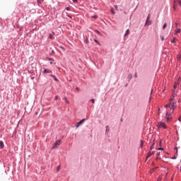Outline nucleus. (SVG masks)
I'll return each mask as SVG.
<instances>
[{
	"label": "nucleus",
	"mask_w": 181,
	"mask_h": 181,
	"mask_svg": "<svg viewBox=\"0 0 181 181\" xmlns=\"http://www.w3.org/2000/svg\"><path fill=\"white\" fill-rule=\"evenodd\" d=\"M60 144H62V140L56 141L54 146H52V149H56L57 146H60Z\"/></svg>",
	"instance_id": "nucleus-1"
},
{
	"label": "nucleus",
	"mask_w": 181,
	"mask_h": 181,
	"mask_svg": "<svg viewBox=\"0 0 181 181\" xmlns=\"http://www.w3.org/2000/svg\"><path fill=\"white\" fill-rule=\"evenodd\" d=\"M158 128H163L164 129H166L168 127L166 126L165 122H160V124H158Z\"/></svg>",
	"instance_id": "nucleus-2"
},
{
	"label": "nucleus",
	"mask_w": 181,
	"mask_h": 181,
	"mask_svg": "<svg viewBox=\"0 0 181 181\" xmlns=\"http://www.w3.org/2000/svg\"><path fill=\"white\" fill-rule=\"evenodd\" d=\"M86 120V118L82 119L81 120H80L76 124V128H78L80 127V125H81L83 124V122H84V121Z\"/></svg>",
	"instance_id": "nucleus-3"
},
{
	"label": "nucleus",
	"mask_w": 181,
	"mask_h": 181,
	"mask_svg": "<svg viewBox=\"0 0 181 181\" xmlns=\"http://www.w3.org/2000/svg\"><path fill=\"white\" fill-rule=\"evenodd\" d=\"M43 73H44V74H52L53 73V71H49L46 68H44Z\"/></svg>",
	"instance_id": "nucleus-4"
},
{
	"label": "nucleus",
	"mask_w": 181,
	"mask_h": 181,
	"mask_svg": "<svg viewBox=\"0 0 181 181\" xmlns=\"http://www.w3.org/2000/svg\"><path fill=\"white\" fill-rule=\"evenodd\" d=\"M165 118L168 122L170 121L172 119V117H169V112H165Z\"/></svg>",
	"instance_id": "nucleus-5"
},
{
	"label": "nucleus",
	"mask_w": 181,
	"mask_h": 181,
	"mask_svg": "<svg viewBox=\"0 0 181 181\" xmlns=\"http://www.w3.org/2000/svg\"><path fill=\"white\" fill-rule=\"evenodd\" d=\"M56 33L54 32H52V33L49 34V39H53V36H54Z\"/></svg>",
	"instance_id": "nucleus-6"
},
{
	"label": "nucleus",
	"mask_w": 181,
	"mask_h": 181,
	"mask_svg": "<svg viewBox=\"0 0 181 181\" xmlns=\"http://www.w3.org/2000/svg\"><path fill=\"white\" fill-rule=\"evenodd\" d=\"M5 148V145L4 144V141H0V148L4 149Z\"/></svg>",
	"instance_id": "nucleus-7"
},
{
	"label": "nucleus",
	"mask_w": 181,
	"mask_h": 181,
	"mask_svg": "<svg viewBox=\"0 0 181 181\" xmlns=\"http://www.w3.org/2000/svg\"><path fill=\"white\" fill-rule=\"evenodd\" d=\"M49 76H50V77H52V78H54V81H59V79H57L56 76H54L53 74H50Z\"/></svg>",
	"instance_id": "nucleus-8"
},
{
	"label": "nucleus",
	"mask_w": 181,
	"mask_h": 181,
	"mask_svg": "<svg viewBox=\"0 0 181 181\" xmlns=\"http://www.w3.org/2000/svg\"><path fill=\"white\" fill-rule=\"evenodd\" d=\"M152 93H153V89L151 90V93H150L148 103H151V100H152Z\"/></svg>",
	"instance_id": "nucleus-9"
},
{
	"label": "nucleus",
	"mask_w": 181,
	"mask_h": 181,
	"mask_svg": "<svg viewBox=\"0 0 181 181\" xmlns=\"http://www.w3.org/2000/svg\"><path fill=\"white\" fill-rule=\"evenodd\" d=\"M152 155H153V152L149 151V152L148 153V156H147L146 159H148V158H151V157L152 156Z\"/></svg>",
	"instance_id": "nucleus-10"
},
{
	"label": "nucleus",
	"mask_w": 181,
	"mask_h": 181,
	"mask_svg": "<svg viewBox=\"0 0 181 181\" xmlns=\"http://www.w3.org/2000/svg\"><path fill=\"white\" fill-rule=\"evenodd\" d=\"M127 79L129 82L131 81V80L132 79V74H129L127 76Z\"/></svg>",
	"instance_id": "nucleus-11"
},
{
	"label": "nucleus",
	"mask_w": 181,
	"mask_h": 181,
	"mask_svg": "<svg viewBox=\"0 0 181 181\" xmlns=\"http://www.w3.org/2000/svg\"><path fill=\"white\" fill-rule=\"evenodd\" d=\"M175 108H176V105H175V103H173V105L171 106V110H175ZM172 112H173V111H172Z\"/></svg>",
	"instance_id": "nucleus-12"
},
{
	"label": "nucleus",
	"mask_w": 181,
	"mask_h": 181,
	"mask_svg": "<svg viewBox=\"0 0 181 181\" xmlns=\"http://www.w3.org/2000/svg\"><path fill=\"white\" fill-rule=\"evenodd\" d=\"M170 105H172V103H169L167 105H165V108H169V107H170Z\"/></svg>",
	"instance_id": "nucleus-13"
},
{
	"label": "nucleus",
	"mask_w": 181,
	"mask_h": 181,
	"mask_svg": "<svg viewBox=\"0 0 181 181\" xmlns=\"http://www.w3.org/2000/svg\"><path fill=\"white\" fill-rule=\"evenodd\" d=\"M149 18H151V14L148 15L145 25H146L148 23V21H149Z\"/></svg>",
	"instance_id": "nucleus-14"
},
{
	"label": "nucleus",
	"mask_w": 181,
	"mask_h": 181,
	"mask_svg": "<svg viewBox=\"0 0 181 181\" xmlns=\"http://www.w3.org/2000/svg\"><path fill=\"white\" fill-rule=\"evenodd\" d=\"M84 43H86V45H88V37H86V39L84 40Z\"/></svg>",
	"instance_id": "nucleus-15"
},
{
	"label": "nucleus",
	"mask_w": 181,
	"mask_h": 181,
	"mask_svg": "<svg viewBox=\"0 0 181 181\" xmlns=\"http://www.w3.org/2000/svg\"><path fill=\"white\" fill-rule=\"evenodd\" d=\"M30 12H32V13H36V9L32 8L30 10Z\"/></svg>",
	"instance_id": "nucleus-16"
},
{
	"label": "nucleus",
	"mask_w": 181,
	"mask_h": 181,
	"mask_svg": "<svg viewBox=\"0 0 181 181\" xmlns=\"http://www.w3.org/2000/svg\"><path fill=\"white\" fill-rule=\"evenodd\" d=\"M166 26H168V23H164L163 25V29L165 30L166 29Z\"/></svg>",
	"instance_id": "nucleus-17"
},
{
	"label": "nucleus",
	"mask_w": 181,
	"mask_h": 181,
	"mask_svg": "<svg viewBox=\"0 0 181 181\" xmlns=\"http://www.w3.org/2000/svg\"><path fill=\"white\" fill-rule=\"evenodd\" d=\"M128 33H129V29H127L124 35V36H127V35H128Z\"/></svg>",
	"instance_id": "nucleus-18"
},
{
	"label": "nucleus",
	"mask_w": 181,
	"mask_h": 181,
	"mask_svg": "<svg viewBox=\"0 0 181 181\" xmlns=\"http://www.w3.org/2000/svg\"><path fill=\"white\" fill-rule=\"evenodd\" d=\"M44 1L45 0H37V2L38 4V5H39L40 4H42Z\"/></svg>",
	"instance_id": "nucleus-19"
},
{
	"label": "nucleus",
	"mask_w": 181,
	"mask_h": 181,
	"mask_svg": "<svg viewBox=\"0 0 181 181\" xmlns=\"http://www.w3.org/2000/svg\"><path fill=\"white\" fill-rule=\"evenodd\" d=\"M144 146V141L141 140L140 141V147L142 148Z\"/></svg>",
	"instance_id": "nucleus-20"
},
{
	"label": "nucleus",
	"mask_w": 181,
	"mask_h": 181,
	"mask_svg": "<svg viewBox=\"0 0 181 181\" xmlns=\"http://www.w3.org/2000/svg\"><path fill=\"white\" fill-rule=\"evenodd\" d=\"M177 33H180V30L179 28L175 30V35H177Z\"/></svg>",
	"instance_id": "nucleus-21"
},
{
	"label": "nucleus",
	"mask_w": 181,
	"mask_h": 181,
	"mask_svg": "<svg viewBox=\"0 0 181 181\" xmlns=\"http://www.w3.org/2000/svg\"><path fill=\"white\" fill-rule=\"evenodd\" d=\"M29 5H30V6H31V7L35 6V4H34L33 2L28 4V6H29Z\"/></svg>",
	"instance_id": "nucleus-22"
},
{
	"label": "nucleus",
	"mask_w": 181,
	"mask_h": 181,
	"mask_svg": "<svg viewBox=\"0 0 181 181\" xmlns=\"http://www.w3.org/2000/svg\"><path fill=\"white\" fill-rule=\"evenodd\" d=\"M177 58L178 60H181V54H179L177 56Z\"/></svg>",
	"instance_id": "nucleus-23"
},
{
	"label": "nucleus",
	"mask_w": 181,
	"mask_h": 181,
	"mask_svg": "<svg viewBox=\"0 0 181 181\" xmlns=\"http://www.w3.org/2000/svg\"><path fill=\"white\" fill-rule=\"evenodd\" d=\"M105 128H106L105 133L107 134V132H110V129H108V126H106Z\"/></svg>",
	"instance_id": "nucleus-24"
},
{
	"label": "nucleus",
	"mask_w": 181,
	"mask_h": 181,
	"mask_svg": "<svg viewBox=\"0 0 181 181\" xmlns=\"http://www.w3.org/2000/svg\"><path fill=\"white\" fill-rule=\"evenodd\" d=\"M176 42V37H174L173 40H171V43H175Z\"/></svg>",
	"instance_id": "nucleus-25"
},
{
	"label": "nucleus",
	"mask_w": 181,
	"mask_h": 181,
	"mask_svg": "<svg viewBox=\"0 0 181 181\" xmlns=\"http://www.w3.org/2000/svg\"><path fill=\"white\" fill-rule=\"evenodd\" d=\"M64 100L66 103V104H69V100H67V98H64Z\"/></svg>",
	"instance_id": "nucleus-26"
},
{
	"label": "nucleus",
	"mask_w": 181,
	"mask_h": 181,
	"mask_svg": "<svg viewBox=\"0 0 181 181\" xmlns=\"http://www.w3.org/2000/svg\"><path fill=\"white\" fill-rule=\"evenodd\" d=\"M90 103H92L93 104H94L95 103V100L94 99H90Z\"/></svg>",
	"instance_id": "nucleus-27"
},
{
	"label": "nucleus",
	"mask_w": 181,
	"mask_h": 181,
	"mask_svg": "<svg viewBox=\"0 0 181 181\" xmlns=\"http://www.w3.org/2000/svg\"><path fill=\"white\" fill-rule=\"evenodd\" d=\"M160 37L162 42H163V40H165V38L163 37V35H160Z\"/></svg>",
	"instance_id": "nucleus-28"
},
{
	"label": "nucleus",
	"mask_w": 181,
	"mask_h": 181,
	"mask_svg": "<svg viewBox=\"0 0 181 181\" xmlns=\"http://www.w3.org/2000/svg\"><path fill=\"white\" fill-rule=\"evenodd\" d=\"M94 42L97 43V45H100V42L97 40V39H94Z\"/></svg>",
	"instance_id": "nucleus-29"
},
{
	"label": "nucleus",
	"mask_w": 181,
	"mask_h": 181,
	"mask_svg": "<svg viewBox=\"0 0 181 181\" xmlns=\"http://www.w3.org/2000/svg\"><path fill=\"white\" fill-rule=\"evenodd\" d=\"M57 172H59V171L60 170V165H58V166L57 167Z\"/></svg>",
	"instance_id": "nucleus-30"
},
{
	"label": "nucleus",
	"mask_w": 181,
	"mask_h": 181,
	"mask_svg": "<svg viewBox=\"0 0 181 181\" xmlns=\"http://www.w3.org/2000/svg\"><path fill=\"white\" fill-rule=\"evenodd\" d=\"M153 145H155V143H153V145L150 147V151H152V149L153 148Z\"/></svg>",
	"instance_id": "nucleus-31"
},
{
	"label": "nucleus",
	"mask_w": 181,
	"mask_h": 181,
	"mask_svg": "<svg viewBox=\"0 0 181 181\" xmlns=\"http://www.w3.org/2000/svg\"><path fill=\"white\" fill-rule=\"evenodd\" d=\"M177 156H174L173 158H172V159H173V160H175V159H177Z\"/></svg>",
	"instance_id": "nucleus-32"
},
{
	"label": "nucleus",
	"mask_w": 181,
	"mask_h": 181,
	"mask_svg": "<svg viewBox=\"0 0 181 181\" xmlns=\"http://www.w3.org/2000/svg\"><path fill=\"white\" fill-rule=\"evenodd\" d=\"M95 33H98V35H100L101 33L98 31V30H95Z\"/></svg>",
	"instance_id": "nucleus-33"
},
{
	"label": "nucleus",
	"mask_w": 181,
	"mask_h": 181,
	"mask_svg": "<svg viewBox=\"0 0 181 181\" xmlns=\"http://www.w3.org/2000/svg\"><path fill=\"white\" fill-rule=\"evenodd\" d=\"M58 99H59V96L56 95V96L54 97V100L57 101V100H58Z\"/></svg>",
	"instance_id": "nucleus-34"
},
{
	"label": "nucleus",
	"mask_w": 181,
	"mask_h": 181,
	"mask_svg": "<svg viewBox=\"0 0 181 181\" xmlns=\"http://www.w3.org/2000/svg\"><path fill=\"white\" fill-rule=\"evenodd\" d=\"M47 60H49V62H52L53 60L52 58L47 57Z\"/></svg>",
	"instance_id": "nucleus-35"
},
{
	"label": "nucleus",
	"mask_w": 181,
	"mask_h": 181,
	"mask_svg": "<svg viewBox=\"0 0 181 181\" xmlns=\"http://www.w3.org/2000/svg\"><path fill=\"white\" fill-rule=\"evenodd\" d=\"M171 101H173L175 100V95H173L172 98H170Z\"/></svg>",
	"instance_id": "nucleus-36"
},
{
	"label": "nucleus",
	"mask_w": 181,
	"mask_h": 181,
	"mask_svg": "<svg viewBox=\"0 0 181 181\" xmlns=\"http://www.w3.org/2000/svg\"><path fill=\"white\" fill-rule=\"evenodd\" d=\"M72 2H74V4H77L78 1L77 0H72Z\"/></svg>",
	"instance_id": "nucleus-37"
},
{
	"label": "nucleus",
	"mask_w": 181,
	"mask_h": 181,
	"mask_svg": "<svg viewBox=\"0 0 181 181\" xmlns=\"http://www.w3.org/2000/svg\"><path fill=\"white\" fill-rule=\"evenodd\" d=\"M175 150L176 151V155H177V147H175Z\"/></svg>",
	"instance_id": "nucleus-38"
},
{
	"label": "nucleus",
	"mask_w": 181,
	"mask_h": 181,
	"mask_svg": "<svg viewBox=\"0 0 181 181\" xmlns=\"http://www.w3.org/2000/svg\"><path fill=\"white\" fill-rule=\"evenodd\" d=\"M158 151H163V148H158Z\"/></svg>",
	"instance_id": "nucleus-39"
},
{
	"label": "nucleus",
	"mask_w": 181,
	"mask_h": 181,
	"mask_svg": "<svg viewBox=\"0 0 181 181\" xmlns=\"http://www.w3.org/2000/svg\"><path fill=\"white\" fill-rule=\"evenodd\" d=\"M66 11H70V7H66Z\"/></svg>",
	"instance_id": "nucleus-40"
},
{
	"label": "nucleus",
	"mask_w": 181,
	"mask_h": 181,
	"mask_svg": "<svg viewBox=\"0 0 181 181\" xmlns=\"http://www.w3.org/2000/svg\"><path fill=\"white\" fill-rule=\"evenodd\" d=\"M134 77H135L136 78L138 77V75H137V74H136V73H135V74H134Z\"/></svg>",
	"instance_id": "nucleus-41"
},
{
	"label": "nucleus",
	"mask_w": 181,
	"mask_h": 181,
	"mask_svg": "<svg viewBox=\"0 0 181 181\" xmlns=\"http://www.w3.org/2000/svg\"><path fill=\"white\" fill-rule=\"evenodd\" d=\"M93 18H95V19H97V18H98V16H93Z\"/></svg>",
	"instance_id": "nucleus-42"
},
{
	"label": "nucleus",
	"mask_w": 181,
	"mask_h": 181,
	"mask_svg": "<svg viewBox=\"0 0 181 181\" xmlns=\"http://www.w3.org/2000/svg\"><path fill=\"white\" fill-rule=\"evenodd\" d=\"M68 18H70V19H73V17H71V16H68Z\"/></svg>",
	"instance_id": "nucleus-43"
},
{
	"label": "nucleus",
	"mask_w": 181,
	"mask_h": 181,
	"mask_svg": "<svg viewBox=\"0 0 181 181\" xmlns=\"http://www.w3.org/2000/svg\"><path fill=\"white\" fill-rule=\"evenodd\" d=\"M122 121H124V119L122 118L120 119V122H122Z\"/></svg>",
	"instance_id": "nucleus-44"
},
{
	"label": "nucleus",
	"mask_w": 181,
	"mask_h": 181,
	"mask_svg": "<svg viewBox=\"0 0 181 181\" xmlns=\"http://www.w3.org/2000/svg\"><path fill=\"white\" fill-rule=\"evenodd\" d=\"M176 87H177V85H176V83L174 85V88H176Z\"/></svg>",
	"instance_id": "nucleus-45"
},
{
	"label": "nucleus",
	"mask_w": 181,
	"mask_h": 181,
	"mask_svg": "<svg viewBox=\"0 0 181 181\" xmlns=\"http://www.w3.org/2000/svg\"><path fill=\"white\" fill-rule=\"evenodd\" d=\"M111 12H112V13H113V15H114V13H114V10H112Z\"/></svg>",
	"instance_id": "nucleus-46"
},
{
	"label": "nucleus",
	"mask_w": 181,
	"mask_h": 181,
	"mask_svg": "<svg viewBox=\"0 0 181 181\" xmlns=\"http://www.w3.org/2000/svg\"><path fill=\"white\" fill-rule=\"evenodd\" d=\"M76 90H77V91H78V90H80V88H76Z\"/></svg>",
	"instance_id": "nucleus-47"
},
{
	"label": "nucleus",
	"mask_w": 181,
	"mask_h": 181,
	"mask_svg": "<svg viewBox=\"0 0 181 181\" xmlns=\"http://www.w3.org/2000/svg\"><path fill=\"white\" fill-rule=\"evenodd\" d=\"M175 91H173V95H175Z\"/></svg>",
	"instance_id": "nucleus-48"
},
{
	"label": "nucleus",
	"mask_w": 181,
	"mask_h": 181,
	"mask_svg": "<svg viewBox=\"0 0 181 181\" xmlns=\"http://www.w3.org/2000/svg\"><path fill=\"white\" fill-rule=\"evenodd\" d=\"M162 145V141H160V146Z\"/></svg>",
	"instance_id": "nucleus-49"
},
{
	"label": "nucleus",
	"mask_w": 181,
	"mask_h": 181,
	"mask_svg": "<svg viewBox=\"0 0 181 181\" xmlns=\"http://www.w3.org/2000/svg\"><path fill=\"white\" fill-rule=\"evenodd\" d=\"M157 155H158V156L160 155V153H157Z\"/></svg>",
	"instance_id": "nucleus-50"
},
{
	"label": "nucleus",
	"mask_w": 181,
	"mask_h": 181,
	"mask_svg": "<svg viewBox=\"0 0 181 181\" xmlns=\"http://www.w3.org/2000/svg\"><path fill=\"white\" fill-rule=\"evenodd\" d=\"M49 64H53V62H49Z\"/></svg>",
	"instance_id": "nucleus-51"
},
{
	"label": "nucleus",
	"mask_w": 181,
	"mask_h": 181,
	"mask_svg": "<svg viewBox=\"0 0 181 181\" xmlns=\"http://www.w3.org/2000/svg\"><path fill=\"white\" fill-rule=\"evenodd\" d=\"M127 86H128V84H126V85H125V87H127Z\"/></svg>",
	"instance_id": "nucleus-52"
},
{
	"label": "nucleus",
	"mask_w": 181,
	"mask_h": 181,
	"mask_svg": "<svg viewBox=\"0 0 181 181\" xmlns=\"http://www.w3.org/2000/svg\"><path fill=\"white\" fill-rule=\"evenodd\" d=\"M158 111H160V108H158Z\"/></svg>",
	"instance_id": "nucleus-53"
},
{
	"label": "nucleus",
	"mask_w": 181,
	"mask_h": 181,
	"mask_svg": "<svg viewBox=\"0 0 181 181\" xmlns=\"http://www.w3.org/2000/svg\"><path fill=\"white\" fill-rule=\"evenodd\" d=\"M33 78H34L33 77V78H31V79H32V80H33Z\"/></svg>",
	"instance_id": "nucleus-54"
},
{
	"label": "nucleus",
	"mask_w": 181,
	"mask_h": 181,
	"mask_svg": "<svg viewBox=\"0 0 181 181\" xmlns=\"http://www.w3.org/2000/svg\"><path fill=\"white\" fill-rule=\"evenodd\" d=\"M148 25H151V23H149V24Z\"/></svg>",
	"instance_id": "nucleus-55"
},
{
	"label": "nucleus",
	"mask_w": 181,
	"mask_h": 181,
	"mask_svg": "<svg viewBox=\"0 0 181 181\" xmlns=\"http://www.w3.org/2000/svg\"><path fill=\"white\" fill-rule=\"evenodd\" d=\"M180 170H181V166H180Z\"/></svg>",
	"instance_id": "nucleus-56"
},
{
	"label": "nucleus",
	"mask_w": 181,
	"mask_h": 181,
	"mask_svg": "<svg viewBox=\"0 0 181 181\" xmlns=\"http://www.w3.org/2000/svg\"><path fill=\"white\" fill-rule=\"evenodd\" d=\"M69 81H71V80H69Z\"/></svg>",
	"instance_id": "nucleus-57"
}]
</instances>
